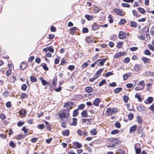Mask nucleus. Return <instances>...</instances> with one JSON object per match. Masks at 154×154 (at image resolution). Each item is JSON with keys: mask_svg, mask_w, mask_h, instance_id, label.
I'll use <instances>...</instances> for the list:
<instances>
[{"mask_svg": "<svg viewBox=\"0 0 154 154\" xmlns=\"http://www.w3.org/2000/svg\"><path fill=\"white\" fill-rule=\"evenodd\" d=\"M55 37V35L54 34H49L48 35V37L47 38L49 39L50 40L53 39Z\"/></svg>", "mask_w": 154, "mask_h": 154, "instance_id": "obj_43", "label": "nucleus"}, {"mask_svg": "<svg viewBox=\"0 0 154 154\" xmlns=\"http://www.w3.org/2000/svg\"><path fill=\"white\" fill-rule=\"evenodd\" d=\"M130 61V59L128 57L125 58L124 60V62L126 63H129Z\"/></svg>", "mask_w": 154, "mask_h": 154, "instance_id": "obj_63", "label": "nucleus"}, {"mask_svg": "<svg viewBox=\"0 0 154 154\" xmlns=\"http://www.w3.org/2000/svg\"><path fill=\"white\" fill-rule=\"evenodd\" d=\"M11 73V69H8L6 72V75L7 76H8Z\"/></svg>", "mask_w": 154, "mask_h": 154, "instance_id": "obj_58", "label": "nucleus"}, {"mask_svg": "<svg viewBox=\"0 0 154 154\" xmlns=\"http://www.w3.org/2000/svg\"><path fill=\"white\" fill-rule=\"evenodd\" d=\"M142 66H141L140 64H136L134 66V68L135 71L138 72L141 69Z\"/></svg>", "mask_w": 154, "mask_h": 154, "instance_id": "obj_11", "label": "nucleus"}, {"mask_svg": "<svg viewBox=\"0 0 154 154\" xmlns=\"http://www.w3.org/2000/svg\"><path fill=\"white\" fill-rule=\"evenodd\" d=\"M146 74L147 75H149L151 76H152L153 75H154V72L150 71H148L146 72Z\"/></svg>", "mask_w": 154, "mask_h": 154, "instance_id": "obj_52", "label": "nucleus"}, {"mask_svg": "<svg viewBox=\"0 0 154 154\" xmlns=\"http://www.w3.org/2000/svg\"><path fill=\"white\" fill-rule=\"evenodd\" d=\"M24 124V122L21 121H19L17 124V125L18 127H21Z\"/></svg>", "mask_w": 154, "mask_h": 154, "instance_id": "obj_56", "label": "nucleus"}, {"mask_svg": "<svg viewBox=\"0 0 154 154\" xmlns=\"http://www.w3.org/2000/svg\"><path fill=\"white\" fill-rule=\"evenodd\" d=\"M22 130L23 131L25 134H26L28 132V129L26 128V126L23 127Z\"/></svg>", "mask_w": 154, "mask_h": 154, "instance_id": "obj_61", "label": "nucleus"}, {"mask_svg": "<svg viewBox=\"0 0 154 154\" xmlns=\"http://www.w3.org/2000/svg\"><path fill=\"white\" fill-rule=\"evenodd\" d=\"M9 145L12 148H14L16 146V144L13 141H11L10 142Z\"/></svg>", "mask_w": 154, "mask_h": 154, "instance_id": "obj_45", "label": "nucleus"}, {"mask_svg": "<svg viewBox=\"0 0 154 154\" xmlns=\"http://www.w3.org/2000/svg\"><path fill=\"white\" fill-rule=\"evenodd\" d=\"M85 90L86 92L88 93H90L93 91V89L91 87L88 86L85 88Z\"/></svg>", "mask_w": 154, "mask_h": 154, "instance_id": "obj_26", "label": "nucleus"}, {"mask_svg": "<svg viewBox=\"0 0 154 154\" xmlns=\"http://www.w3.org/2000/svg\"><path fill=\"white\" fill-rule=\"evenodd\" d=\"M41 66L45 70L48 71L49 70V68L48 67L46 63H42L41 64Z\"/></svg>", "mask_w": 154, "mask_h": 154, "instance_id": "obj_27", "label": "nucleus"}, {"mask_svg": "<svg viewBox=\"0 0 154 154\" xmlns=\"http://www.w3.org/2000/svg\"><path fill=\"white\" fill-rule=\"evenodd\" d=\"M140 10H132L133 15L137 17H139L141 15L140 14Z\"/></svg>", "mask_w": 154, "mask_h": 154, "instance_id": "obj_18", "label": "nucleus"}, {"mask_svg": "<svg viewBox=\"0 0 154 154\" xmlns=\"http://www.w3.org/2000/svg\"><path fill=\"white\" fill-rule=\"evenodd\" d=\"M153 100V98L152 97H149L147 98V101L149 103H151Z\"/></svg>", "mask_w": 154, "mask_h": 154, "instance_id": "obj_62", "label": "nucleus"}, {"mask_svg": "<svg viewBox=\"0 0 154 154\" xmlns=\"http://www.w3.org/2000/svg\"><path fill=\"white\" fill-rule=\"evenodd\" d=\"M138 133L140 137L143 138L145 137V133L144 131V128L141 126H139L137 129Z\"/></svg>", "mask_w": 154, "mask_h": 154, "instance_id": "obj_3", "label": "nucleus"}, {"mask_svg": "<svg viewBox=\"0 0 154 154\" xmlns=\"http://www.w3.org/2000/svg\"><path fill=\"white\" fill-rule=\"evenodd\" d=\"M137 128V125H134L131 126L129 129V133H131L132 132H134L136 131Z\"/></svg>", "mask_w": 154, "mask_h": 154, "instance_id": "obj_13", "label": "nucleus"}, {"mask_svg": "<svg viewBox=\"0 0 154 154\" xmlns=\"http://www.w3.org/2000/svg\"><path fill=\"white\" fill-rule=\"evenodd\" d=\"M137 110L139 112H142L145 110V107L144 106L141 105H139L137 106Z\"/></svg>", "mask_w": 154, "mask_h": 154, "instance_id": "obj_24", "label": "nucleus"}, {"mask_svg": "<svg viewBox=\"0 0 154 154\" xmlns=\"http://www.w3.org/2000/svg\"><path fill=\"white\" fill-rule=\"evenodd\" d=\"M100 102V100L99 98H96L93 101V104L96 106H98Z\"/></svg>", "mask_w": 154, "mask_h": 154, "instance_id": "obj_10", "label": "nucleus"}, {"mask_svg": "<svg viewBox=\"0 0 154 154\" xmlns=\"http://www.w3.org/2000/svg\"><path fill=\"white\" fill-rule=\"evenodd\" d=\"M6 118L5 115L3 113H1L0 114V118L2 120H3Z\"/></svg>", "mask_w": 154, "mask_h": 154, "instance_id": "obj_53", "label": "nucleus"}, {"mask_svg": "<svg viewBox=\"0 0 154 154\" xmlns=\"http://www.w3.org/2000/svg\"><path fill=\"white\" fill-rule=\"evenodd\" d=\"M135 96L138 99V100L139 101L141 102L142 101V99L140 97V95L139 94L136 93L135 94Z\"/></svg>", "mask_w": 154, "mask_h": 154, "instance_id": "obj_44", "label": "nucleus"}, {"mask_svg": "<svg viewBox=\"0 0 154 154\" xmlns=\"http://www.w3.org/2000/svg\"><path fill=\"white\" fill-rule=\"evenodd\" d=\"M28 95L26 93H21V94L20 95V98L21 99L23 100L26 98H28Z\"/></svg>", "mask_w": 154, "mask_h": 154, "instance_id": "obj_21", "label": "nucleus"}, {"mask_svg": "<svg viewBox=\"0 0 154 154\" xmlns=\"http://www.w3.org/2000/svg\"><path fill=\"white\" fill-rule=\"evenodd\" d=\"M123 42L122 41L118 42L116 45V47L119 48H121L122 46L123 45Z\"/></svg>", "mask_w": 154, "mask_h": 154, "instance_id": "obj_41", "label": "nucleus"}, {"mask_svg": "<svg viewBox=\"0 0 154 154\" xmlns=\"http://www.w3.org/2000/svg\"><path fill=\"white\" fill-rule=\"evenodd\" d=\"M126 22V21L125 19H122L119 22V25H123L125 24Z\"/></svg>", "mask_w": 154, "mask_h": 154, "instance_id": "obj_50", "label": "nucleus"}, {"mask_svg": "<svg viewBox=\"0 0 154 154\" xmlns=\"http://www.w3.org/2000/svg\"><path fill=\"white\" fill-rule=\"evenodd\" d=\"M60 57H58V58H56L54 60V63L55 64H57L59 63L60 62Z\"/></svg>", "mask_w": 154, "mask_h": 154, "instance_id": "obj_57", "label": "nucleus"}, {"mask_svg": "<svg viewBox=\"0 0 154 154\" xmlns=\"http://www.w3.org/2000/svg\"><path fill=\"white\" fill-rule=\"evenodd\" d=\"M81 115L85 117H88V115L87 111L86 110H83L82 112Z\"/></svg>", "mask_w": 154, "mask_h": 154, "instance_id": "obj_35", "label": "nucleus"}, {"mask_svg": "<svg viewBox=\"0 0 154 154\" xmlns=\"http://www.w3.org/2000/svg\"><path fill=\"white\" fill-rule=\"evenodd\" d=\"M57 84V79L55 81L54 79L53 80L52 84L50 85L49 88V89L51 91H53L55 89V87L56 86Z\"/></svg>", "mask_w": 154, "mask_h": 154, "instance_id": "obj_5", "label": "nucleus"}, {"mask_svg": "<svg viewBox=\"0 0 154 154\" xmlns=\"http://www.w3.org/2000/svg\"><path fill=\"white\" fill-rule=\"evenodd\" d=\"M141 60L145 64L146 63H150L151 62V59L145 57H142Z\"/></svg>", "mask_w": 154, "mask_h": 154, "instance_id": "obj_9", "label": "nucleus"}, {"mask_svg": "<svg viewBox=\"0 0 154 154\" xmlns=\"http://www.w3.org/2000/svg\"><path fill=\"white\" fill-rule=\"evenodd\" d=\"M106 82V80L104 79L103 80L101 81L99 83V86H101L104 84H105Z\"/></svg>", "mask_w": 154, "mask_h": 154, "instance_id": "obj_60", "label": "nucleus"}, {"mask_svg": "<svg viewBox=\"0 0 154 154\" xmlns=\"http://www.w3.org/2000/svg\"><path fill=\"white\" fill-rule=\"evenodd\" d=\"M27 88V86L25 84H23L21 86V89L23 91H25L26 90Z\"/></svg>", "mask_w": 154, "mask_h": 154, "instance_id": "obj_51", "label": "nucleus"}, {"mask_svg": "<svg viewBox=\"0 0 154 154\" xmlns=\"http://www.w3.org/2000/svg\"><path fill=\"white\" fill-rule=\"evenodd\" d=\"M66 63V60L64 58L62 59L61 60V63H60V65H63L64 64Z\"/></svg>", "mask_w": 154, "mask_h": 154, "instance_id": "obj_47", "label": "nucleus"}, {"mask_svg": "<svg viewBox=\"0 0 154 154\" xmlns=\"http://www.w3.org/2000/svg\"><path fill=\"white\" fill-rule=\"evenodd\" d=\"M46 125V128L50 131L51 130V126L50 124L47 121H44Z\"/></svg>", "mask_w": 154, "mask_h": 154, "instance_id": "obj_22", "label": "nucleus"}, {"mask_svg": "<svg viewBox=\"0 0 154 154\" xmlns=\"http://www.w3.org/2000/svg\"><path fill=\"white\" fill-rule=\"evenodd\" d=\"M85 40L88 43H90L92 42V39L89 37H87L85 38Z\"/></svg>", "mask_w": 154, "mask_h": 154, "instance_id": "obj_39", "label": "nucleus"}, {"mask_svg": "<svg viewBox=\"0 0 154 154\" xmlns=\"http://www.w3.org/2000/svg\"><path fill=\"white\" fill-rule=\"evenodd\" d=\"M69 109H66L61 110L59 112L58 115L60 119L67 118L69 115Z\"/></svg>", "mask_w": 154, "mask_h": 154, "instance_id": "obj_1", "label": "nucleus"}, {"mask_svg": "<svg viewBox=\"0 0 154 154\" xmlns=\"http://www.w3.org/2000/svg\"><path fill=\"white\" fill-rule=\"evenodd\" d=\"M99 60H100V61L99 63V64L101 66H103L104 65V63L106 61V58H104L103 59H99Z\"/></svg>", "mask_w": 154, "mask_h": 154, "instance_id": "obj_32", "label": "nucleus"}, {"mask_svg": "<svg viewBox=\"0 0 154 154\" xmlns=\"http://www.w3.org/2000/svg\"><path fill=\"white\" fill-rule=\"evenodd\" d=\"M148 48L149 49L152 51H154V46L152 44H149L148 45Z\"/></svg>", "mask_w": 154, "mask_h": 154, "instance_id": "obj_54", "label": "nucleus"}, {"mask_svg": "<svg viewBox=\"0 0 154 154\" xmlns=\"http://www.w3.org/2000/svg\"><path fill=\"white\" fill-rule=\"evenodd\" d=\"M137 121L138 122L140 125H141L143 123L142 119L139 116H137Z\"/></svg>", "mask_w": 154, "mask_h": 154, "instance_id": "obj_36", "label": "nucleus"}, {"mask_svg": "<svg viewBox=\"0 0 154 154\" xmlns=\"http://www.w3.org/2000/svg\"><path fill=\"white\" fill-rule=\"evenodd\" d=\"M77 133L80 136L85 137L88 135V132L85 130L82 131L81 129H79L77 130Z\"/></svg>", "mask_w": 154, "mask_h": 154, "instance_id": "obj_4", "label": "nucleus"}, {"mask_svg": "<svg viewBox=\"0 0 154 154\" xmlns=\"http://www.w3.org/2000/svg\"><path fill=\"white\" fill-rule=\"evenodd\" d=\"M40 79L41 82L42 84L44 86H45L48 84L49 85L50 83V82H46L45 80L44 79L43 77H40Z\"/></svg>", "mask_w": 154, "mask_h": 154, "instance_id": "obj_20", "label": "nucleus"}, {"mask_svg": "<svg viewBox=\"0 0 154 154\" xmlns=\"http://www.w3.org/2000/svg\"><path fill=\"white\" fill-rule=\"evenodd\" d=\"M108 140L109 142V143H110V144L108 146V147H112L115 146L116 143L115 141L116 140V139L110 138Z\"/></svg>", "mask_w": 154, "mask_h": 154, "instance_id": "obj_6", "label": "nucleus"}, {"mask_svg": "<svg viewBox=\"0 0 154 154\" xmlns=\"http://www.w3.org/2000/svg\"><path fill=\"white\" fill-rule=\"evenodd\" d=\"M90 132L92 135H95L97 134V131L96 129L94 128L91 130Z\"/></svg>", "mask_w": 154, "mask_h": 154, "instance_id": "obj_38", "label": "nucleus"}, {"mask_svg": "<svg viewBox=\"0 0 154 154\" xmlns=\"http://www.w3.org/2000/svg\"><path fill=\"white\" fill-rule=\"evenodd\" d=\"M132 75L131 72H128L127 74H125L123 75V79L124 81L127 80L129 77H130Z\"/></svg>", "mask_w": 154, "mask_h": 154, "instance_id": "obj_17", "label": "nucleus"}, {"mask_svg": "<svg viewBox=\"0 0 154 154\" xmlns=\"http://www.w3.org/2000/svg\"><path fill=\"white\" fill-rule=\"evenodd\" d=\"M116 154H125V152L121 149H119L118 150L117 152H116Z\"/></svg>", "mask_w": 154, "mask_h": 154, "instance_id": "obj_48", "label": "nucleus"}, {"mask_svg": "<svg viewBox=\"0 0 154 154\" xmlns=\"http://www.w3.org/2000/svg\"><path fill=\"white\" fill-rule=\"evenodd\" d=\"M77 119L76 118H72V122L71 124V125L75 126L77 124Z\"/></svg>", "mask_w": 154, "mask_h": 154, "instance_id": "obj_28", "label": "nucleus"}, {"mask_svg": "<svg viewBox=\"0 0 154 154\" xmlns=\"http://www.w3.org/2000/svg\"><path fill=\"white\" fill-rule=\"evenodd\" d=\"M124 101L125 103H127L129 100V97L127 95H124L123 96Z\"/></svg>", "mask_w": 154, "mask_h": 154, "instance_id": "obj_55", "label": "nucleus"}, {"mask_svg": "<svg viewBox=\"0 0 154 154\" xmlns=\"http://www.w3.org/2000/svg\"><path fill=\"white\" fill-rule=\"evenodd\" d=\"M137 23L135 22L131 21L130 22L131 26L136 28L137 26Z\"/></svg>", "mask_w": 154, "mask_h": 154, "instance_id": "obj_40", "label": "nucleus"}, {"mask_svg": "<svg viewBox=\"0 0 154 154\" xmlns=\"http://www.w3.org/2000/svg\"><path fill=\"white\" fill-rule=\"evenodd\" d=\"M126 54V52H119L116 53V58L118 57H120L122 56L125 55Z\"/></svg>", "mask_w": 154, "mask_h": 154, "instance_id": "obj_23", "label": "nucleus"}, {"mask_svg": "<svg viewBox=\"0 0 154 154\" xmlns=\"http://www.w3.org/2000/svg\"><path fill=\"white\" fill-rule=\"evenodd\" d=\"M30 80L32 82H36L37 81L36 78L33 76H31L30 77Z\"/></svg>", "mask_w": 154, "mask_h": 154, "instance_id": "obj_34", "label": "nucleus"}, {"mask_svg": "<svg viewBox=\"0 0 154 154\" xmlns=\"http://www.w3.org/2000/svg\"><path fill=\"white\" fill-rule=\"evenodd\" d=\"M135 151L136 153V154H141L140 152L141 151V149L140 148H137L136 146H135Z\"/></svg>", "mask_w": 154, "mask_h": 154, "instance_id": "obj_37", "label": "nucleus"}, {"mask_svg": "<svg viewBox=\"0 0 154 154\" xmlns=\"http://www.w3.org/2000/svg\"><path fill=\"white\" fill-rule=\"evenodd\" d=\"M72 144L76 148H80L82 147V145L77 142H73Z\"/></svg>", "mask_w": 154, "mask_h": 154, "instance_id": "obj_12", "label": "nucleus"}, {"mask_svg": "<svg viewBox=\"0 0 154 154\" xmlns=\"http://www.w3.org/2000/svg\"><path fill=\"white\" fill-rule=\"evenodd\" d=\"M118 36L120 39H123L126 37V35L124 32L121 31L119 33Z\"/></svg>", "mask_w": 154, "mask_h": 154, "instance_id": "obj_7", "label": "nucleus"}, {"mask_svg": "<svg viewBox=\"0 0 154 154\" xmlns=\"http://www.w3.org/2000/svg\"><path fill=\"white\" fill-rule=\"evenodd\" d=\"M142 31L144 33H148L149 32V27L146 26L142 29Z\"/></svg>", "mask_w": 154, "mask_h": 154, "instance_id": "obj_29", "label": "nucleus"}, {"mask_svg": "<svg viewBox=\"0 0 154 154\" xmlns=\"http://www.w3.org/2000/svg\"><path fill=\"white\" fill-rule=\"evenodd\" d=\"M89 32V30L88 28L87 27H83L82 32V33H87L88 32Z\"/></svg>", "mask_w": 154, "mask_h": 154, "instance_id": "obj_49", "label": "nucleus"}, {"mask_svg": "<svg viewBox=\"0 0 154 154\" xmlns=\"http://www.w3.org/2000/svg\"><path fill=\"white\" fill-rule=\"evenodd\" d=\"M50 30L52 32H55L56 31L57 29L54 26H51L50 28Z\"/></svg>", "mask_w": 154, "mask_h": 154, "instance_id": "obj_64", "label": "nucleus"}, {"mask_svg": "<svg viewBox=\"0 0 154 154\" xmlns=\"http://www.w3.org/2000/svg\"><path fill=\"white\" fill-rule=\"evenodd\" d=\"M37 127L39 129H43L45 128V126L44 124H42L38 125L37 126Z\"/></svg>", "mask_w": 154, "mask_h": 154, "instance_id": "obj_42", "label": "nucleus"}, {"mask_svg": "<svg viewBox=\"0 0 154 154\" xmlns=\"http://www.w3.org/2000/svg\"><path fill=\"white\" fill-rule=\"evenodd\" d=\"M104 69V68L100 69L99 70L96 72L94 75L98 78L100 75L101 73L103 71Z\"/></svg>", "mask_w": 154, "mask_h": 154, "instance_id": "obj_16", "label": "nucleus"}, {"mask_svg": "<svg viewBox=\"0 0 154 154\" xmlns=\"http://www.w3.org/2000/svg\"><path fill=\"white\" fill-rule=\"evenodd\" d=\"M74 102H68L64 103L63 106L66 108H68L69 106H71L74 104Z\"/></svg>", "mask_w": 154, "mask_h": 154, "instance_id": "obj_15", "label": "nucleus"}, {"mask_svg": "<svg viewBox=\"0 0 154 154\" xmlns=\"http://www.w3.org/2000/svg\"><path fill=\"white\" fill-rule=\"evenodd\" d=\"M79 114L78 109H76L73 111L72 116L73 117H75Z\"/></svg>", "mask_w": 154, "mask_h": 154, "instance_id": "obj_33", "label": "nucleus"}, {"mask_svg": "<svg viewBox=\"0 0 154 154\" xmlns=\"http://www.w3.org/2000/svg\"><path fill=\"white\" fill-rule=\"evenodd\" d=\"M144 54L147 55H150L151 54V53L149 50H145Z\"/></svg>", "mask_w": 154, "mask_h": 154, "instance_id": "obj_59", "label": "nucleus"}, {"mask_svg": "<svg viewBox=\"0 0 154 154\" xmlns=\"http://www.w3.org/2000/svg\"><path fill=\"white\" fill-rule=\"evenodd\" d=\"M85 105L83 103H82V104H80V105H79L78 106V109H79L82 110L85 108Z\"/></svg>", "mask_w": 154, "mask_h": 154, "instance_id": "obj_46", "label": "nucleus"}, {"mask_svg": "<svg viewBox=\"0 0 154 154\" xmlns=\"http://www.w3.org/2000/svg\"><path fill=\"white\" fill-rule=\"evenodd\" d=\"M85 17L88 20H92L94 17L88 14H86L85 15Z\"/></svg>", "mask_w": 154, "mask_h": 154, "instance_id": "obj_31", "label": "nucleus"}, {"mask_svg": "<svg viewBox=\"0 0 154 154\" xmlns=\"http://www.w3.org/2000/svg\"><path fill=\"white\" fill-rule=\"evenodd\" d=\"M18 113L21 115H25L26 113V111L25 109L23 108L19 111Z\"/></svg>", "mask_w": 154, "mask_h": 154, "instance_id": "obj_30", "label": "nucleus"}, {"mask_svg": "<svg viewBox=\"0 0 154 154\" xmlns=\"http://www.w3.org/2000/svg\"><path fill=\"white\" fill-rule=\"evenodd\" d=\"M62 134L63 135L65 136H69V131L68 129H66L62 131Z\"/></svg>", "mask_w": 154, "mask_h": 154, "instance_id": "obj_25", "label": "nucleus"}, {"mask_svg": "<svg viewBox=\"0 0 154 154\" xmlns=\"http://www.w3.org/2000/svg\"><path fill=\"white\" fill-rule=\"evenodd\" d=\"M116 112V108H111L110 107L107 108L106 111L105 115L107 116H110Z\"/></svg>", "mask_w": 154, "mask_h": 154, "instance_id": "obj_2", "label": "nucleus"}, {"mask_svg": "<svg viewBox=\"0 0 154 154\" xmlns=\"http://www.w3.org/2000/svg\"><path fill=\"white\" fill-rule=\"evenodd\" d=\"M28 135V134L26 135L20 134L16 136V138L17 139L20 140L26 137V136H27Z\"/></svg>", "mask_w": 154, "mask_h": 154, "instance_id": "obj_19", "label": "nucleus"}, {"mask_svg": "<svg viewBox=\"0 0 154 154\" xmlns=\"http://www.w3.org/2000/svg\"><path fill=\"white\" fill-rule=\"evenodd\" d=\"M28 64L25 61L22 62L20 66V68L22 70H24L27 66Z\"/></svg>", "mask_w": 154, "mask_h": 154, "instance_id": "obj_8", "label": "nucleus"}, {"mask_svg": "<svg viewBox=\"0 0 154 154\" xmlns=\"http://www.w3.org/2000/svg\"><path fill=\"white\" fill-rule=\"evenodd\" d=\"M100 27V25L99 26L96 23H94L92 25V28L93 30L96 31L99 29Z\"/></svg>", "mask_w": 154, "mask_h": 154, "instance_id": "obj_14", "label": "nucleus"}]
</instances>
